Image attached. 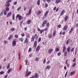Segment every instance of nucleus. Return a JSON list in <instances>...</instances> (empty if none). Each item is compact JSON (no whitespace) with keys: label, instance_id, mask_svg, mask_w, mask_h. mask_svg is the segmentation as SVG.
Returning <instances> with one entry per match:
<instances>
[{"label":"nucleus","instance_id":"31","mask_svg":"<svg viewBox=\"0 0 78 78\" xmlns=\"http://www.w3.org/2000/svg\"><path fill=\"white\" fill-rule=\"evenodd\" d=\"M44 31V30H43V29H42L41 30H40V34H42V33L43 31Z\"/></svg>","mask_w":78,"mask_h":78},{"label":"nucleus","instance_id":"55","mask_svg":"<svg viewBox=\"0 0 78 78\" xmlns=\"http://www.w3.org/2000/svg\"><path fill=\"white\" fill-rule=\"evenodd\" d=\"M20 53H19V59H20L21 58V56H20Z\"/></svg>","mask_w":78,"mask_h":78},{"label":"nucleus","instance_id":"1","mask_svg":"<svg viewBox=\"0 0 78 78\" xmlns=\"http://www.w3.org/2000/svg\"><path fill=\"white\" fill-rule=\"evenodd\" d=\"M16 19H18V20H21L23 18H22V16H20V14H17L16 16Z\"/></svg>","mask_w":78,"mask_h":78},{"label":"nucleus","instance_id":"28","mask_svg":"<svg viewBox=\"0 0 78 78\" xmlns=\"http://www.w3.org/2000/svg\"><path fill=\"white\" fill-rule=\"evenodd\" d=\"M12 2V0H8L6 1V3H11V2Z\"/></svg>","mask_w":78,"mask_h":78},{"label":"nucleus","instance_id":"18","mask_svg":"<svg viewBox=\"0 0 78 78\" xmlns=\"http://www.w3.org/2000/svg\"><path fill=\"white\" fill-rule=\"evenodd\" d=\"M70 42V39H68L66 43V45H68L69 43Z\"/></svg>","mask_w":78,"mask_h":78},{"label":"nucleus","instance_id":"50","mask_svg":"<svg viewBox=\"0 0 78 78\" xmlns=\"http://www.w3.org/2000/svg\"><path fill=\"white\" fill-rule=\"evenodd\" d=\"M48 4H47V3H46L45 4V8H47V7H48Z\"/></svg>","mask_w":78,"mask_h":78},{"label":"nucleus","instance_id":"3","mask_svg":"<svg viewBox=\"0 0 78 78\" xmlns=\"http://www.w3.org/2000/svg\"><path fill=\"white\" fill-rule=\"evenodd\" d=\"M53 51V49L52 48L49 49L48 50V54H51L52 53V51Z\"/></svg>","mask_w":78,"mask_h":78},{"label":"nucleus","instance_id":"17","mask_svg":"<svg viewBox=\"0 0 78 78\" xmlns=\"http://www.w3.org/2000/svg\"><path fill=\"white\" fill-rule=\"evenodd\" d=\"M70 50H71V48L69 46L68 47V48H67V51L68 52H70Z\"/></svg>","mask_w":78,"mask_h":78},{"label":"nucleus","instance_id":"25","mask_svg":"<svg viewBox=\"0 0 78 78\" xmlns=\"http://www.w3.org/2000/svg\"><path fill=\"white\" fill-rule=\"evenodd\" d=\"M40 2H41V1H40V0H38V1H37V3L38 6H39V5H40Z\"/></svg>","mask_w":78,"mask_h":78},{"label":"nucleus","instance_id":"49","mask_svg":"<svg viewBox=\"0 0 78 78\" xmlns=\"http://www.w3.org/2000/svg\"><path fill=\"white\" fill-rule=\"evenodd\" d=\"M15 37L16 38H18V37H19V35H15Z\"/></svg>","mask_w":78,"mask_h":78},{"label":"nucleus","instance_id":"19","mask_svg":"<svg viewBox=\"0 0 78 78\" xmlns=\"http://www.w3.org/2000/svg\"><path fill=\"white\" fill-rule=\"evenodd\" d=\"M66 46H64L63 47V51H62V52L64 53V51H66Z\"/></svg>","mask_w":78,"mask_h":78},{"label":"nucleus","instance_id":"13","mask_svg":"<svg viewBox=\"0 0 78 78\" xmlns=\"http://www.w3.org/2000/svg\"><path fill=\"white\" fill-rule=\"evenodd\" d=\"M48 13H49V11H47L44 14V16L45 17H46V16H47V15H48Z\"/></svg>","mask_w":78,"mask_h":78},{"label":"nucleus","instance_id":"7","mask_svg":"<svg viewBox=\"0 0 78 78\" xmlns=\"http://www.w3.org/2000/svg\"><path fill=\"white\" fill-rule=\"evenodd\" d=\"M12 14V12H9L7 15V17H9L11 16V14Z\"/></svg>","mask_w":78,"mask_h":78},{"label":"nucleus","instance_id":"22","mask_svg":"<svg viewBox=\"0 0 78 78\" xmlns=\"http://www.w3.org/2000/svg\"><path fill=\"white\" fill-rule=\"evenodd\" d=\"M9 6H10V3H6V7H9Z\"/></svg>","mask_w":78,"mask_h":78},{"label":"nucleus","instance_id":"57","mask_svg":"<svg viewBox=\"0 0 78 78\" xmlns=\"http://www.w3.org/2000/svg\"><path fill=\"white\" fill-rule=\"evenodd\" d=\"M61 52H59L57 54V55H58V56H60V55H61Z\"/></svg>","mask_w":78,"mask_h":78},{"label":"nucleus","instance_id":"11","mask_svg":"<svg viewBox=\"0 0 78 78\" xmlns=\"http://www.w3.org/2000/svg\"><path fill=\"white\" fill-rule=\"evenodd\" d=\"M34 35H33L32 37L31 38V42H33L34 41Z\"/></svg>","mask_w":78,"mask_h":78},{"label":"nucleus","instance_id":"39","mask_svg":"<svg viewBox=\"0 0 78 78\" xmlns=\"http://www.w3.org/2000/svg\"><path fill=\"white\" fill-rule=\"evenodd\" d=\"M15 30V29H14V28H12L10 30L12 31H14V30Z\"/></svg>","mask_w":78,"mask_h":78},{"label":"nucleus","instance_id":"30","mask_svg":"<svg viewBox=\"0 0 78 78\" xmlns=\"http://www.w3.org/2000/svg\"><path fill=\"white\" fill-rule=\"evenodd\" d=\"M50 27V24H49V23H48L46 24V27L48 28H49Z\"/></svg>","mask_w":78,"mask_h":78},{"label":"nucleus","instance_id":"53","mask_svg":"<svg viewBox=\"0 0 78 78\" xmlns=\"http://www.w3.org/2000/svg\"><path fill=\"white\" fill-rule=\"evenodd\" d=\"M22 37H24L25 36V34L23 33L21 34Z\"/></svg>","mask_w":78,"mask_h":78},{"label":"nucleus","instance_id":"33","mask_svg":"<svg viewBox=\"0 0 78 78\" xmlns=\"http://www.w3.org/2000/svg\"><path fill=\"white\" fill-rule=\"evenodd\" d=\"M12 17L13 20H14V19H15V14H13L12 15Z\"/></svg>","mask_w":78,"mask_h":78},{"label":"nucleus","instance_id":"4","mask_svg":"<svg viewBox=\"0 0 78 78\" xmlns=\"http://www.w3.org/2000/svg\"><path fill=\"white\" fill-rule=\"evenodd\" d=\"M68 28V26L67 25H65L63 28V30L64 31H66Z\"/></svg>","mask_w":78,"mask_h":78},{"label":"nucleus","instance_id":"37","mask_svg":"<svg viewBox=\"0 0 78 78\" xmlns=\"http://www.w3.org/2000/svg\"><path fill=\"white\" fill-rule=\"evenodd\" d=\"M31 50H32V48H29L28 50V52H30Z\"/></svg>","mask_w":78,"mask_h":78},{"label":"nucleus","instance_id":"23","mask_svg":"<svg viewBox=\"0 0 78 78\" xmlns=\"http://www.w3.org/2000/svg\"><path fill=\"white\" fill-rule=\"evenodd\" d=\"M3 12H4V15L6 16V11L5 10H2Z\"/></svg>","mask_w":78,"mask_h":78},{"label":"nucleus","instance_id":"24","mask_svg":"<svg viewBox=\"0 0 78 78\" xmlns=\"http://www.w3.org/2000/svg\"><path fill=\"white\" fill-rule=\"evenodd\" d=\"M69 18V16H66L65 17V21H67V19Z\"/></svg>","mask_w":78,"mask_h":78},{"label":"nucleus","instance_id":"45","mask_svg":"<svg viewBox=\"0 0 78 78\" xmlns=\"http://www.w3.org/2000/svg\"><path fill=\"white\" fill-rule=\"evenodd\" d=\"M26 35L27 36V37H30V34H27Z\"/></svg>","mask_w":78,"mask_h":78},{"label":"nucleus","instance_id":"15","mask_svg":"<svg viewBox=\"0 0 78 78\" xmlns=\"http://www.w3.org/2000/svg\"><path fill=\"white\" fill-rule=\"evenodd\" d=\"M32 10V9H29V12L27 14V15H30V14H31V11Z\"/></svg>","mask_w":78,"mask_h":78},{"label":"nucleus","instance_id":"16","mask_svg":"<svg viewBox=\"0 0 78 78\" xmlns=\"http://www.w3.org/2000/svg\"><path fill=\"white\" fill-rule=\"evenodd\" d=\"M12 37H13V35H10L8 39V40H9H9H10V39H12Z\"/></svg>","mask_w":78,"mask_h":78},{"label":"nucleus","instance_id":"29","mask_svg":"<svg viewBox=\"0 0 78 78\" xmlns=\"http://www.w3.org/2000/svg\"><path fill=\"white\" fill-rule=\"evenodd\" d=\"M55 35H56V31H54L53 32V37H55Z\"/></svg>","mask_w":78,"mask_h":78},{"label":"nucleus","instance_id":"64","mask_svg":"<svg viewBox=\"0 0 78 78\" xmlns=\"http://www.w3.org/2000/svg\"><path fill=\"white\" fill-rule=\"evenodd\" d=\"M7 43V41H5V40L4 41V44H6Z\"/></svg>","mask_w":78,"mask_h":78},{"label":"nucleus","instance_id":"36","mask_svg":"<svg viewBox=\"0 0 78 78\" xmlns=\"http://www.w3.org/2000/svg\"><path fill=\"white\" fill-rule=\"evenodd\" d=\"M5 73V72L3 71H1L0 72V75H3L4 73Z\"/></svg>","mask_w":78,"mask_h":78},{"label":"nucleus","instance_id":"2","mask_svg":"<svg viewBox=\"0 0 78 78\" xmlns=\"http://www.w3.org/2000/svg\"><path fill=\"white\" fill-rule=\"evenodd\" d=\"M12 45L13 47H15L16 45V41L15 40H13L12 42Z\"/></svg>","mask_w":78,"mask_h":78},{"label":"nucleus","instance_id":"42","mask_svg":"<svg viewBox=\"0 0 78 78\" xmlns=\"http://www.w3.org/2000/svg\"><path fill=\"white\" fill-rule=\"evenodd\" d=\"M74 48H72L71 51V53H72L73 52V51H74Z\"/></svg>","mask_w":78,"mask_h":78},{"label":"nucleus","instance_id":"21","mask_svg":"<svg viewBox=\"0 0 78 78\" xmlns=\"http://www.w3.org/2000/svg\"><path fill=\"white\" fill-rule=\"evenodd\" d=\"M50 69V66H48L45 68L46 70H47V69Z\"/></svg>","mask_w":78,"mask_h":78},{"label":"nucleus","instance_id":"27","mask_svg":"<svg viewBox=\"0 0 78 78\" xmlns=\"http://www.w3.org/2000/svg\"><path fill=\"white\" fill-rule=\"evenodd\" d=\"M72 31H73V28L72 27L71 28L70 31L69 32V33H71L72 32Z\"/></svg>","mask_w":78,"mask_h":78},{"label":"nucleus","instance_id":"12","mask_svg":"<svg viewBox=\"0 0 78 78\" xmlns=\"http://www.w3.org/2000/svg\"><path fill=\"white\" fill-rule=\"evenodd\" d=\"M65 12H66V11H65L64 10H63L62 11V12H61V13L60 14V16H62V15L64 14Z\"/></svg>","mask_w":78,"mask_h":78},{"label":"nucleus","instance_id":"9","mask_svg":"<svg viewBox=\"0 0 78 78\" xmlns=\"http://www.w3.org/2000/svg\"><path fill=\"white\" fill-rule=\"evenodd\" d=\"M34 36V37L35 38V39H36V40H37V38H38V35H37V34H35V35Z\"/></svg>","mask_w":78,"mask_h":78},{"label":"nucleus","instance_id":"52","mask_svg":"<svg viewBox=\"0 0 78 78\" xmlns=\"http://www.w3.org/2000/svg\"><path fill=\"white\" fill-rule=\"evenodd\" d=\"M22 65H21L20 66V70H21V69H22Z\"/></svg>","mask_w":78,"mask_h":78},{"label":"nucleus","instance_id":"51","mask_svg":"<svg viewBox=\"0 0 78 78\" xmlns=\"http://www.w3.org/2000/svg\"><path fill=\"white\" fill-rule=\"evenodd\" d=\"M59 50V48H55V51H58Z\"/></svg>","mask_w":78,"mask_h":78},{"label":"nucleus","instance_id":"41","mask_svg":"<svg viewBox=\"0 0 78 78\" xmlns=\"http://www.w3.org/2000/svg\"><path fill=\"white\" fill-rule=\"evenodd\" d=\"M19 40H20V41H21L22 42H23V38H19Z\"/></svg>","mask_w":78,"mask_h":78},{"label":"nucleus","instance_id":"43","mask_svg":"<svg viewBox=\"0 0 78 78\" xmlns=\"http://www.w3.org/2000/svg\"><path fill=\"white\" fill-rule=\"evenodd\" d=\"M39 58L37 57L35 58V60L36 61H39Z\"/></svg>","mask_w":78,"mask_h":78},{"label":"nucleus","instance_id":"10","mask_svg":"<svg viewBox=\"0 0 78 78\" xmlns=\"http://www.w3.org/2000/svg\"><path fill=\"white\" fill-rule=\"evenodd\" d=\"M34 76L36 78H38V77H39V74L37 73H35Z\"/></svg>","mask_w":78,"mask_h":78},{"label":"nucleus","instance_id":"58","mask_svg":"<svg viewBox=\"0 0 78 78\" xmlns=\"http://www.w3.org/2000/svg\"><path fill=\"white\" fill-rule=\"evenodd\" d=\"M50 62V61H48L47 62V64H49Z\"/></svg>","mask_w":78,"mask_h":78},{"label":"nucleus","instance_id":"26","mask_svg":"<svg viewBox=\"0 0 78 78\" xmlns=\"http://www.w3.org/2000/svg\"><path fill=\"white\" fill-rule=\"evenodd\" d=\"M75 71H74L73 72H72L70 73V75H71V76H72V75H74V74H75Z\"/></svg>","mask_w":78,"mask_h":78},{"label":"nucleus","instance_id":"40","mask_svg":"<svg viewBox=\"0 0 78 78\" xmlns=\"http://www.w3.org/2000/svg\"><path fill=\"white\" fill-rule=\"evenodd\" d=\"M31 21L30 20H29L27 21V23L28 24H30L31 23Z\"/></svg>","mask_w":78,"mask_h":78},{"label":"nucleus","instance_id":"32","mask_svg":"<svg viewBox=\"0 0 78 78\" xmlns=\"http://www.w3.org/2000/svg\"><path fill=\"white\" fill-rule=\"evenodd\" d=\"M67 51H65L64 53V55L65 56H66L67 55Z\"/></svg>","mask_w":78,"mask_h":78},{"label":"nucleus","instance_id":"5","mask_svg":"<svg viewBox=\"0 0 78 78\" xmlns=\"http://www.w3.org/2000/svg\"><path fill=\"white\" fill-rule=\"evenodd\" d=\"M37 41H34V47H35V48H36L37 46Z\"/></svg>","mask_w":78,"mask_h":78},{"label":"nucleus","instance_id":"34","mask_svg":"<svg viewBox=\"0 0 78 78\" xmlns=\"http://www.w3.org/2000/svg\"><path fill=\"white\" fill-rule=\"evenodd\" d=\"M41 11H38L37 14V15H40V14H41Z\"/></svg>","mask_w":78,"mask_h":78},{"label":"nucleus","instance_id":"47","mask_svg":"<svg viewBox=\"0 0 78 78\" xmlns=\"http://www.w3.org/2000/svg\"><path fill=\"white\" fill-rule=\"evenodd\" d=\"M21 7H19L17 9V11H19V10H20V9H21Z\"/></svg>","mask_w":78,"mask_h":78},{"label":"nucleus","instance_id":"35","mask_svg":"<svg viewBox=\"0 0 78 78\" xmlns=\"http://www.w3.org/2000/svg\"><path fill=\"white\" fill-rule=\"evenodd\" d=\"M47 23V21L46 20H44L43 22V23H44V24H46Z\"/></svg>","mask_w":78,"mask_h":78},{"label":"nucleus","instance_id":"20","mask_svg":"<svg viewBox=\"0 0 78 78\" xmlns=\"http://www.w3.org/2000/svg\"><path fill=\"white\" fill-rule=\"evenodd\" d=\"M53 37V35L52 34L48 35V37L49 39H51Z\"/></svg>","mask_w":78,"mask_h":78},{"label":"nucleus","instance_id":"61","mask_svg":"<svg viewBox=\"0 0 78 78\" xmlns=\"http://www.w3.org/2000/svg\"><path fill=\"white\" fill-rule=\"evenodd\" d=\"M3 11H2L0 14V16H2V15H3Z\"/></svg>","mask_w":78,"mask_h":78},{"label":"nucleus","instance_id":"14","mask_svg":"<svg viewBox=\"0 0 78 78\" xmlns=\"http://www.w3.org/2000/svg\"><path fill=\"white\" fill-rule=\"evenodd\" d=\"M31 72H30L28 73L27 72V73H26V76H29V75H30V74H31Z\"/></svg>","mask_w":78,"mask_h":78},{"label":"nucleus","instance_id":"62","mask_svg":"<svg viewBox=\"0 0 78 78\" xmlns=\"http://www.w3.org/2000/svg\"><path fill=\"white\" fill-rule=\"evenodd\" d=\"M45 61H46V59L44 58V61H43V63H45Z\"/></svg>","mask_w":78,"mask_h":78},{"label":"nucleus","instance_id":"63","mask_svg":"<svg viewBox=\"0 0 78 78\" xmlns=\"http://www.w3.org/2000/svg\"><path fill=\"white\" fill-rule=\"evenodd\" d=\"M48 30V28H46L45 29H44V31H47Z\"/></svg>","mask_w":78,"mask_h":78},{"label":"nucleus","instance_id":"48","mask_svg":"<svg viewBox=\"0 0 78 78\" xmlns=\"http://www.w3.org/2000/svg\"><path fill=\"white\" fill-rule=\"evenodd\" d=\"M41 37H40L38 39V42H41Z\"/></svg>","mask_w":78,"mask_h":78},{"label":"nucleus","instance_id":"60","mask_svg":"<svg viewBox=\"0 0 78 78\" xmlns=\"http://www.w3.org/2000/svg\"><path fill=\"white\" fill-rule=\"evenodd\" d=\"M25 41H26V42H27L28 41V38H26Z\"/></svg>","mask_w":78,"mask_h":78},{"label":"nucleus","instance_id":"44","mask_svg":"<svg viewBox=\"0 0 78 78\" xmlns=\"http://www.w3.org/2000/svg\"><path fill=\"white\" fill-rule=\"evenodd\" d=\"M66 66H67V67H69L70 66V64L69 63H67V64H66Z\"/></svg>","mask_w":78,"mask_h":78},{"label":"nucleus","instance_id":"8","mask_svg":"<svg viewBox=\"0 0 78 78\" xmlns=\"http://www.w3.org/2000/svg\"><path fill=\"white\" fill-rule=\"evenodd\" d=\"M12 68H10L8 69L7 72V73H8V74H9L12 71Z\"/></svg>","mask_w":78,"mask_h":78},{"label":"nucleus","instance_id":"38","mask_svg":"<svg viewBox=\"0 0 78 78\" xmlns=\"http://www.w3.org/2000/svg\"><path fill=\"white\" fill-rule=\"evenodd\" d=\"M10 67V63H9L8 66H7V69H9Z\"/></svg>","mask_w":78,"mask_h":78},{"label":"nucleus","instance_id":"46","mask_svg":"<svg viewBox=\"0 0 78 78\" xmlns=\"http://www.w3.org/2000/svg\"><path fill=\"white\" fill-rule=\"evenodd\" d=\"M9 7H7L6 8V11H9Z\"/></svg>","mask_w":78,"mask_h":78},{"label":"nucleus","instance_id":"54","mask_svg":"<svg viewBox=\"0 0 78 78\" xmlns=\"http://www.w3.org/2000/svg\"><path fill=\"white\" fill-rule=\"evenodd\" d=\"M25 62H26V64L25 65H27V63H28V60H25Z\"/></svg>","mask_w":78,"mask_h":78},{"label":"nucleus","instance_id":"56","mask_svg":"<svg viewBox=\"0 0 78 78\" xmlns=\"http://www.w3.org/2000/svg\"><path fill=\"white\" fill-rule=\"evenodd\" d=\"M76 65V63H73V67H75V65Z\"/></svg>","mask_w":78,"mask_h":78},{"label":"nucleus","instance_id":"59","mask_svg":"<svg viewBox=\"0 0 78 78\" xmlns=\"http://www.w3.org/2000/svg\"><path fill=\"white\" fill-rule=\"evenodd\" d=\"M17 3V2L16 1L15 2H14L13 3V4H14V5H16Z\"/></svg>","mask_w":78,"mask_h":78},{"label":"nucleus","instance_id":"6","mask_svg":"<svg viewBox=\"0 0 78 78\" xmlns=\"http://www.w3.org/2000/svg\"><path fill=\"white\" fill-rule=\"evenodd\" d=\"M40 48H41L40 47V45H38L37 46L36 49V51H39V50H40Z\"/></svg>","mask_w":78,"mask_h":78}]
</instances>
